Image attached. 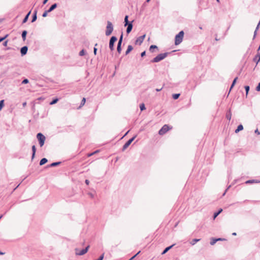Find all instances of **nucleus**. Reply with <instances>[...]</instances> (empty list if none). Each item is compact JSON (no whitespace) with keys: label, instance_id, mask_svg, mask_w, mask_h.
I'll list each match as a JSON object with an SVG mask.
<instances>
[{"label":"nucleus","instance_id":"f257e3e1","mask_svg":"<svg viewBox=\"0 0 260 260\" xmlns=\"http://www.w3.org/2000/svg\"><path fill=\"white\" fill-rule=\"evenodd\" d=\"M184 34V31L181 30L175 36V44L176 45L180 44L182 42Z\"/></svg>","mask_w":260,"mask_h":260},{"label":"nucleus","instance_id":"f03ea898","mask_svg":"<svg viewBox=\"0 0 260 260\" xmlns=\"http://www.w3.org/2000/svg\"><path fill=\"white\" fill-rule=\"evenodd\" d=\"M168 54V53L167 52L159 54L151 60V62H158L165 58Z\"/></svg>","mask_w":260,"mask_h":260},{"label":"nucleus","instance_id":"7ed1b4c3","mask_svg":"<svg viewBox=\"0 0 260 260\" xmlns=\"http://www.w3.org/2000/svg\"><path fill=\"white\" fill-rule=\"evenodd\" d=\"M113 30V25L111 22L108 21L107 25L106 26V30L105 31V35L107 36H110Z\"/></svg>","mask_w":260,"mask_h":260},{"label":"nucleus","instance_id":"20e7f679","mask_svg":"<svg viewBox=\"0 0 260 260\" xmlns=\"http://www.w3.org/2000/svg\"><path fill=\"white\" fill-rule=\"evenodd\" d=\"M37 138L39 141L40 146H43L46 139L45 137L42 133H38L37 135Z\"/></svg>","mask_w":260,"mask_h":260},{"label":"nucleus","instance_id":"39448f33","mask_svg":"<svg viewBox=\"0 0 260 260\" xmlns=\"http://www.w3.org/2000/svg\"><path fill=\"white\" fill-rule=\"evenodd\" d=\"M117 40V37L115 36H112L109 41V48L111 51H113L114 49V43Z\"/></svg>","mask_w":260,"mask_h":260},{"label":"nucleus","instance_id":"423d86ee","mask_svg":"<svg viewBox=\"0 0 260 260\" xmlns=\"http://www.w3.org/2000/svg\"><path fill=\"white\" fill-rule=\"evenodd\" d=\"M89 246H87L85 249L80 250L78 248L75 249L76 254L78 255H82L85 254L88 250Z\"/></svg>","mask_w":260,"mask_h":260},{"label":"nucleus","instance_id":"0eeeda50","mask_svg":"<svg viewBox=\"0 0 260 260\" xmlns=\"http://www.w3.org/2000/svg\"><path fill=\"white\" fill-rule=\"evenodd\" d=\"M170 129V128L169 126L168 125L165 124L159 129L158 134L160 135H163L165 134Z\"/></svg>","mask_w":260,"mask_h":260},{"label":"nucleus","instance_id":"6e6552de","mask_svg":"<svg viewBox=\"0 0 260 260\" xmlns=\"http://www.w3.org/2000/svg\"><path fill=\"white\" fill-rule=\"evenodd\" d=\"M137 136L135 135L133 137H132L131 139H130L129 140H128L123 146L122 151H124L132 143V142L135 140V139L136 138Z\"/></svg>","mask_w":260,"mask_h":260},{"label":"nucleus","instance_id":"1a4fd4ad","mask_svg":"<svg viewBox=\"0 0 260 260\" xmlns=\"http://www.w3.org/2000/svg\"><path fill=\"white\" fill-rule=\"evenodd\" d=\"M145 37V35H144L142 36L138 37L136 40V44H139V45L141 44V43L143 42L144 39Z\"/></svg>","mask_w":260,"mask_h":260},{"label":"nucleus","instance_id":"9d476101","mask_svg":"<svg viewBox=\"0 0 260 260\" xmlns=\"http://www.w3.org/2000/svg\"><path fill=\"white\" fill-rule=\"evenodd\" d=\"M28 48L25 46L22 47L20 49V53L22 56L25 55L27 53Z\"/></svg>","mask_w":260,"mask_h":260},{"label":"nucleus","instance_id":"9b49d317","mask_svg":"<svg viewBox=\"0 0 260 260\" xmlns=\"http://www.w3.org/2000/svg\"><path fill=\"white\" fill-rule=\"evenodd\" d=\"M133 21H131L129 24H127V26L126 28V33L129 34L132 30L133 28Z\"/></svg>","mask_w":260,"mask_h":260},{"label":"nucleus","instance_id":"f8f14e48","mask_svg":"<svg viewBox=\"0 0 260 260\" xmlns=\"http://www.w3.org/2000/svg\"><path fill=\"white\" fill-rule=\"evenodd\" d=\"M253 61L256 62V64L260 61V54H257L255 57L253 58Z\"/></svg>","mask_w":260,"mask_h":260},{"label":"nucleus","instance_id":"ddd939ff","mask_svg":"<svg viewBox=\"0 0 260 260\" xmlns=\"http://www.w3.org/2000/svg\"><path fill=\"white\" fill-rule=\"evenodd\" d=\"M57 4L55 3L54 4H53L50 7V8L48 10V11L49 12H51V11H52L53 10H54L56 7H57Z\"/></svg>","mask_w":260,"mask_h":260},{"label":"nucleus","instance_id":"4468645a","mask_svg":"<svg viewBox=\"0 0 260 260\" xmlns=\"http://www.w3.org/2000/svg\"><path fill=\"white\" fill-rule=\"evenodd\" d=\"M133 49V46L132 45H128L127 46V50L125 52V55H127Z\"/></svg>","mask_w":260,"mask_h":260},{"label":"nucleus","instance_id":"2eb2a0df","mask_svg":"<svg viewBox=\"0 0 260 260\" xmlns=\"http://www.w3.org/2000/svg\"><path fill=\"white\" fill-rule=\"evenodd\" d=\"M31 10H30V11L27 14V15L25 16V17H24V18L23 19V21H22V23H25L27 21V19H28V16L31 13Z\"/></svg>","mask_w":260,"mask_h":260},{"label":"nucleus","instance_id":"dca6fc26","mask_svg":"<svg viewBox=\"0 0 260 260\" xmlns=\"http://www.w3.org/2000/svg\"><path fill=\"white\" fill-rule=\"evenodd\" d=\"M243 129V126L242 124H240L238 126L237 128L235 130V133H238L240 131Z\"/></svg>","mask_w":260,"mask_h":260},{"label":"nucleus","instance_id":"f3484780","mask_svg":"<svg viewBox=\"0 0 260 260\" xmlns=\"http://www.w3.org/2000/svg\"><path fill=\"white\" fill-rule=\"evenodd\" d=\"M61 163L60 161L54 162L48 166V167H54L58 166Z\"/></svg>","mask_w":260,"mask_h":260},{"label":"nucleus","instance_id":"a211bd4d","mask_svg":"<svg viewBox=\"0 0 260 260\" xmlns=\"http://www.w3.org/2000/svg\"><path fill=\"white\" fill-rule=\"evenodd\" d=\"M259 25H260V20H259V21L257 25L256 29H255V31L254 32V35H253V39H254L255 38V36L256 35L257 31V30L259 28Z\"/></svg>","mask_w":260,"mask_h":260},{"label":"nucleus","instance_id":"6ab92c4d","mask_svg":"<svg viewBox=\"0 0 260 260\" xmlns=\"http://www.w3.org/2000/svg\"><path fill=\"white\" fill-rule=\"evenodd\" d=\"M48 160L46 158H42L40 161V165L42 166L44 165L47 162Z\"/></svg>","mask_w":260,"mask_h":260},{"label":"nucleus","instance_id":"aec40b11","mask_svg":"<svg viewBox=\"0 0 260 260\" xmlns=\"http://www.w3.org/2000/svg\"><path fill=\"white\" fill-rule=\"evenodd\" d=\"M27 33V32L26 30H23L22 32V38L23 41H25L26 39Z\"/></svg>","mask_w":260,"mask_h":260},{"label":"nucleus","instance_id":"412c9836","mask_svg":"<svg viewBox=\"0 0 260 260\" xmlns=\"http://www.w3.org/2000/svg\"><path fill=\"white\" fill-rule=\"evenodd\" d=\"M128 16L127 15H126L124 17V26H126L127 24H129L131 22L128 21Z\"/></svg>","mask_w":260,"mask_h":260},{"label":"nucleus","instance_id":"4be33fe9","mask_svg":"<svg viewBox=\"0 0 260 260\" xmlns=\"http://www.w3.org/2000/svg\"><path fill=\"white\" fill-rule=\"evenodd\" d=\"M157 47L156 45H152L150 46L149 48V50L151 52H153L154 49H157Z\"/></svg>","mask_w":260,"mask_h":260},{"label":"nucleus","instance_id":"5701e85b","mask_svg":"<svg viewBox=\"0 0 260 260\" xmlns=\"http://www.w3.org/2000/svg\"><path fill=\"white\" fill-rule=\"evenodd\" d=\"M200 240V239H194L192 240L190 242V244L192 245H193L197 243V242H199Z\"/></svg>","mask_w":260,"mask_h":260},{"label":"nucleus","instance_id":"b1692460","mask_svg":"<svg viewBox=\"0 0 260 260\" xmlns=\"http://www.w3.org/2000/svg\"><path fill=\"white\" fill-rule=\"evenodd\" d=\"M237 79H238V77H236L234 79V80H233V82H232V85H231V86L230 91V90L232 89V88L234 86L235 84H236V81H237Z\"/></svg>","mask_w":260,"mask_h":260},{"label":"nucleus","instance_id":"393cba45","mask_svg":"<svg viewBox=\"0 0 260 260\" xmlns=\"http://www.w3.org/2000/svg\"><path fill=\"white\" fill-rule=\"evenodd\" d=\"M174 246V245H172L170 246H169L168 247H167L164 250V251L162 252V254H165L169 250H170L173 246Z\"/></svg>","mask_w":260,"mask_h":260},{"label":"nucleus","instance_id":"a878e982","mask_svg":"<svg viewBox=\"0 0 260 260\" xmlns=\"http://www.w3.org/2000/svg\"><path fill=\"white\" fill-rule=\"evenodd\" d=\"M58 101V99H57V98L54 99L50 103V105H54V104H56Z\"/></svg>","mask_w":260,"mask_h":260},{"label":"nucleus","instance_id":"bb28decb","mask_svg":"<svg viewBox=\"0 0 260 260\" xmlns=\"http://www.w3.org/2000/svg\"><path fill=\"white\" fill-rule=\"evenodd\" d=\"M122 40H123V34H122L121 35V36H120L119 39V41H118L117 45H121V44H122Z\"/></svg>","mask_w":260,"mask_h":260},{"label":"nucleus","instance_id":"cd10ccee","mask_svg":"<svg viewBox=\"0 0 260 260\" xmlns=\"http://www.w3.org/2000/svg\"><path fill=\"white\" fill-rule=\"evenodd\" d=\"M180 94V93H175L173 94V98L174 100H177L179 98Z\"/></svg>","mask_w":260,"mask_h":260},{"label":"nucleus","instance_id":"c85d7f7f","mask_svg":"<svg viewBox=\"0 0 260 260\" xmlns=\"http://www.w3.org/2000/svg\"><path fill=\"white\" fill-rule=\"evenodd\" d=\"M117 51L119 54L121 53V45H117Z\"/></svg>","mask_w":260,"mask_h":260},{"label":"nucleus","instance_id":"c756f323","mask_svg":"<svg viewBox=\"0 0 260 260\" xmlns=\"http://www.w3.org/2000/svg\"><path fill=\"white\" fill-rule=\"evenodd\" d=\"M257 181H255V180H248L247 181H246V184H249V183H257Z\"/></svg>","mask_w":260,"mask_h":260},{"label":"nucleus","instance_id":"7c9ffc66","mask_svg":"<svg viewBox=\"0 0 260 260\" xmlns=\"http://www.w3.org/2000/svg\"><path fill=\"white\" fill-rule=\"evenodd\" d=\"M216 242H217L216 239L213 238L211 239V241L210 242V244L211 245H213L216 243Z\"/></svg>","mask_w":260,"mask_h":260},{"label":"nucleus","instance_id":"2f4dec72","mask_svg":"<svg viewBox=\"0 0 260 260\" xmlns=\"http://www.w3.org/2000/svg\"><path fill=\"white\" fill-rule=\"evenodd\" d=\"M4 106V100H2L0 101V110L3 108Z\"/></svg>","mask_w":260,"mask_h":260},{"label":"nucleus","instance_id":"473e14b6","mask_svg":"<svg viewBox=\"0 0 260 260\" xmlns=\"http://www.w3.org/2000/svg\"><path fill=\"white\" fill-rule=\"evenodd\" d=\"M140 108L141 111H143L144 110H145V106L144 104H143V103L141 104L140 106Z\"/></svg>","mask_w":260,"mask_h":260},{"label":"nucleus","instance_id":"72a5a7b5","mask_svg":"<svg viewBox=\"0 0 260 260\" xmlns=\"http://www.w3.org/2000/svg\"><path fill=\"white\" fill-rule=\"evenodd\" d=\"M245 91H246V94L247 95L248 94V91L249 90L250 87H249V86H245Z\"/></svg>","mask_w":260,"mask_h":260},{"label":"nucleus","instance_id":"f704fd0d","mask_svg":"<svg viewBox=\"0 0 260 260\" xmlns=\"http://www.w3.org/2000/svg\"><path fill=\"white\" fill-rule=\"evenodd\" d=\"M37 11H35L34 12V22H35L37 20Z\"/></svg>","mask_w":260,"mask_h":260},{"label":"nucleus","instance_id":"c9c22d12","mask_svg":"<svg viewBox=\"0 0 260 260\" xmlns=\"http://www.w3.org/2000/svg\"><path fill=\"white\" fill-rule=\"evenodd\" d=\"M49 13V12L48 10L45 11L42 14V16L43 17H45L47 16V14Z\"/></svg>","mask_w":260,"mask_h":260},{"label":"nucleus","instance_id":"e433bc0d","mask_svg":"<svg viewBox=\"0 0 260 260\" xmlns=\"http://www.w3.org/2000/svg\"><path fill=\"white\" fill-rule=\"evenodd\" d=\"M85 54V51L84 49H82L79 52V55L80 56H83Z\"/></svg>","mask_w":260,"mask_h":260},{"label":"nucleus","instance_id":"4c0bfd02","mask_svg":"<svg viewBox=\"0 0 260 260\" xmlns=\"http://www.w3.org/2000/svg\"><path fill=\"white\" fill-rule=\"evenodd\" d=\"M8 36V35H6L4 37L0 38V43L2 42V41H3L4 40H5Z\"/></svg>","mask_w":260,"mask_h":260},{"label":"nucleus","instance_id":"58836bf2","mask_svg":"<svg viewBox=\"0 0 260 260\" xmlns=\"http://www.w3.org/2000/svg\"><path fill=\"white\" fill-rule=\"evenodd\" d=\"M226 117L229 120H230L231 119V114L230 113V112L229 114H226Z\"/></svg>","mask_w":260,"mask_h":260},{"label":"nucleus","instance_id":"ea45409f","mask_svg":"<svg viewBox=\"0 0 260 260\" xmlns=\"http://www.w3.org/2000/svg\"><path fill=\"white\" fill-rule=\"evenodd\" d=\"M85 101H86V99L85 98H83L82 101H81V106H83L85 104Z\"/></svg>","mask_w":260,"mask_h":260},{"label":"nucleus","instance_id":"a19ab883","mask_svg":"<svg viewBox=\"0 0 260 260\" xmlns=\"http://www.w3.org/2000/svg\"><path fill=\"white\" fill-rule=\"evenodd\" d=\"M28 82V80L27 79H24L22 82V84H26Z\"/></svg>","mask_w":260,"mask_h":260},{"label":"nucleus","instance_id":"79ce46f5","mask_svg":"<svg viewBox=\"0 0 260 260\" xmlns=\"http://www.w3.org/2000/svg\"><path fill=\"white\" fill-rule=\"evenodd\" d=\"M256 89L258 91H260V82L258 83L257 86L256 88Z\"/></svg>","mask_w":260,"mask_h":260},{"label":"nucleus","instance_id":"37998d69","mask_svg":"<svg viewBox=\"0 0 260 260\" xmlns=\"http://www.w3.org/2000/svg\"><path fill=\"white\" fill-rule=\"evenodd\" d=\"M254 133L258 135H260V132H259L258 129H255Z\"/></svg>","mask_w":260,"mask_h":260},{"label":"nucleus","instance_id":"c03bdc74","mask_svg":"<svg viewBox=\"0 0 260 260\" xmlns=\"http://www.w3.org/2000/svg\"><path fill=\"white\" fill-rule=\"evenodd\" d=\"M219 215V213H215L214 214V219H215L218 215Z\"/></svg>","mask_w":260,"mask_h":260},{"label":"nucleus","instance_id":"a18cd8bd","mask_svg":"<svg viewBox=\"0 0 260 260\" xmlns=\"http://www.w3.org/2000/svg\"><path fill=\"white\" fill-rule=\"evenodd\" d=\"M145 54H146V52L144 51H143V52H142L141 53V56L142 57H143V56H144L145 55Z\"/></svg>","mask_w":260,"mask_h":260},{"label":"nucleus","instance_id":"49530a36","mask_svg":"<svg viewBox=\"0 0 260 260\" xmlns=\"http://www.w3.org/2000/svg\"><path fill=\"white\" fill-rule=\"evenodd\" d=\"M216 240L217 242V241H224V240H225V239H223V238H217V239H216Z\"/></svg>","mask_w":260,"mask_h":260},{"label":"nucleus","instance_id":"de8ad7c7","mask_svg":"<svg viewBox=\"0 0 260 260\" xmlns=\"http://www.w3.org/2000/svg\"><path fill=\"white\" fill-rule=\"evenodd\" d=\"M7 43H8V41H5L4 43H3V45L4 46H6L7 45Z\"/></svg>","mask_w":260,"mask_h":260},{"label":"nucleus","instance_id":"09e8293b","mask_svg":"<svg viewBox=\"0 0 260 260\" xmlns=\"http://www.w3.org/2000/svg\"><path fill=\"white\" fill-rule=\"evenodd\" d=\"M88 194L89 196V197H90L91 198H93V194L92 193H89Z\"/></svg>","mask_w":260,"mask_h":260},{"label":"nucleus","instance_id":"8fccbe9b","mask_svg":"<svg viewBox=\"0 0 260 260\" xmlns=\"http://www.w3.org/2000/svg\"><path fill=\"white\" fill-rule=\"evenodd\" d=\"M97 49L95 47H94L93 52L94 54L95 55L96 54Z\"/></svg>","mask_w":260,"mask_h":260},{"label":"nucleus","instance_id":"3c124183","mask_svg":"<svg viewBox=\"0 0 260 260\" xmlns=\"http://www.w3.org/2000/svg\"><path fill=\"white\" fill-rule=\"evenodd\" d=\"M36 148H35V146L34 145V157H35V153H36Z\"/></svg>","mask_w":260,"mask_h":260},{"label":"nucleus","instance_id":"603ef678","mask_svg":"<svg viewBox=\"0 0 260 260\" xmlns=\"http://www.w3.org/2000/svg\"><path fill=\"white\" fill-rule=\"evenodd\" d=\"M85 183L87 185H88L89 183V180H85Z\"/></svg>","mask_w":260,"mask_h":260},{"label":"nucleus","instance_id":"864d4df0","mask_svg":"<svg viewBox=\"0 0 260 260\" xmlns=\"http://www.w3.org/2000/svg\"><path fill=\"white\" fill-rule=\"evenodd\" d=\"M140 252V251H139L136 255H134V256H133L132 257V259L134 258L135 257H136L139 253Z\"/></svg>","mask_w":260,"mask_h":260},{"label":"nucleus","instance_id":"5fc2aeb1","mask_svg":"<svg viewBox=\"0 0 260 260\" xmlns=\"http://www.w3.org/2000/svg\"><path fill=\"white\" fill-rule=\"evenodd\" d=\"M48 0H44L43 4L45 5L48 2Z\"/></svg>","mask_w":260,"mask_h":260},{"label":"nucleus","instance_id":"6e6d98bb","mask_svg":"<svg viewBox=\"0 0 260 260\" xmlns=\"http://www.w3.org/2000/svg\"><path fill=\"white\" fill-rule=\"evenodd\" d=\"M161 89H162V88H161L160 89L157 88V89H156V91H160V90H161Z\"/></svg>","mask_w":260,"mask_h":260},{"label":"nucleus","instance_id":"4d7b16f0","mask_svg":"<svg viewBox=\"0 0 260 260\" xmlns=\"http://www.w3.org/2000/svg\"><path fill=\"white\" fill-rule=\"evenodd\" d=\"M98 152H99V150H96L94 152H92V153H93V154H95V153H96Z\"/></svg>","mask_w":260,"mask_h":260},{"label":"nucleus","instance_id":"13d9d810","mask_svg":"<svg viewBox=\"0 0 260 260\" xmlns=\"http://www.w3.org/2000/svg\"><path fill=\"white\" fill-rule=\"evenodd\" d=\"M98 152H99V150H96L94 152H92V153H93V154H95V153H96Z\"/></svg>","mask_w":260,"mask_h":260},{"label":"nucleus","instance_id":"bf43d9fd","mask_svg":"<svg viewBox=\"0 0 260 260\" xmlns=\"http://www.w3.org/2000/svg\"><path fill=\"white\" fill-rule=\"evenodd\" d=\"M222 209H220L218 211V212H217V213H219V214L222 212Z\"/></svg>","mask_w":260,"mask_h":260},{"label":"nucleus","instance_id":"052dcab7","mask_svg":"<svg viewBox=\"0 0 260 260\" xmlns=\"http://www.w3.org/2000/svg\"><path fill=\"white\" fill-rule=\"evenodd\" d=\"M26 102H24V103H23V104H22V105H23V107H25V106H26Z\"/></svg>","mask_w":260,"mask_h":260},{"label":"nucleus","instance_id":"680f3d73","mask_svg":"<svg viewBox=\"0 0 260 260\" xmlns=\"http://www.w3.org/2000/svg\"><path fill=\"white\" fill-rule=\"evenodd\" d=\"M92 155H93V153H89V154H88V156H92Z\"/></svg>","mask_w":260,"mask_h":260},{"label":"nucleus","instance_id":"e2e57ef3","mask_svg":"<svg viewBox=\"0 0 260 260\" xmlns=\"http://www.w3.org/2000/svg\"><path fill=\"white\" fill-rule=\"evenodd\" d=\"M5 254L4 252H2L0 251V255H4Z\"/></svg>","mask_w":260,"mask_h":260},{"label":"nucleus","instance_id":"0e129e2a","mask_svg":"<svg viewBox=\"0 0 260 260\" xmlns=\"http://www.w3.org/2000/svg\"><path fill=\"white\" fill-rule=\"evenodd\" d=\"M19 185L20 183L18 185H17V186L14 189V190H15L19 186Z\"/></svg>","mask_w":260,"mask_h":260},{"label":"nucleus","instance_id":"69168bd1","mask_svg":"<svg viewBox=\"0 0 260 260\" xmlns=\"http://www.w3.org/2000/svg\"><path fill=\"white\" fill-rule=\"evenodd\" d=\"M128 132H129V131H127V132L125 134V135H124V136H123V137H124L125 136H126V135L128 134Z\"/></svg>","mask_w":260,"mask_h":260},{"label":"nucleus","instance_id":"338daca9","mask_svg":"<svg viewBox=\"0 0 260 260\" xmlns=\"http://www.w3.org/2000/svg\"><path fill=\"white\" fill-rule=\"evenodd\" d=\"M232 235H234V236H236V233H233L232 234Z\"/></svg>","mask_w":260,"mask_h":260},{"label":"nucleus","instance_id":"774afa93","mask_svg":"<svg viewBox=\"0 0 260 260\" xmlns=\"http://www.w3.org/2000/svg\"><path fill=\"white\" fill-rule=\"evenodd\" d=\"M3 217V215H1L0 216V219H1Z\"/></svg>","mask_w":260,"mask_h":260}]
</instances>
